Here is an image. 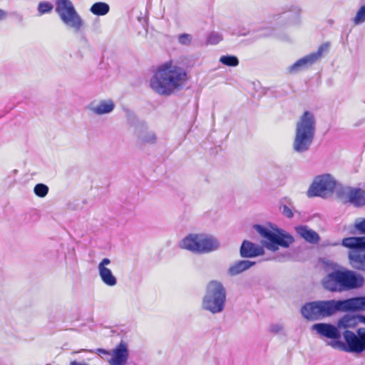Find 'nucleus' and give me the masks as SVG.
<instances>
[{"mask_svg": "<svg viewBox=\"0 0 365 365\" xmlns=\"http://www.w3.org/2000/svg\"><path fill=\"white\" fill-rule=\"evenodd\" d=\"M135 135L137 138L138 143L140 145H153L157 142V135L153 130L148 128L146 123L139 122L135 128Z\"/></svg>", "mask_w": 365, "mask_h": 365, "instance_id": "obj_13", "label": "nucleus"}, {"mask_svg": "<svg viewBox=\"0 0 365 365\" xmlns=\"http://www.w3.org/2000/svg\"><path fill=\"white\" fill-rule=\"evenodd\" d=\"M256 264L255 262L243 259L239 260L232 264L228 269L227 273L230 276L234 277L238 275L243 272L249 269L251 267Z\"/></svg>", "mask_w": 365, "mask_h": 365, "instance_id": "obj_21", "label": "nucleus"}, {"mask_svg": "<svg viewBox=\"0 0 365 365\" xmlns=\"http://www.w3.org/2000/svg\"><path fill=\"white\" fill-rule=\"evenodd\" d=\"M53 6L48 1H41L38 4V11L40 15L49 13L52 11Z\"/></svg>", "mask_w": 365, "mask_h": 365, "instance_id": "obj_32", "label": "nucleus"}, {"mask_svg": "<svg viewBox=\"0 0 365 365\" xmlns=\"http://www.w3.org/2000/svg\"><path fill=\"white\" fill-rule=\"evenodd\" d=\"M312 329L315 330L321 336L331 339L332 340H339L341 335L339 331V328L331 324H315L312 326Z\"/></svg>", "mask_w": 365, "mask_h": 365, "instance_id": "obj_16", "label": "nucleus"}, {"mask_svg": "<svg viewBox=\"0 0 365 365\" xmlns=\"http://www.w3.org/2000/svg\"><path fill=\"white\" fill-rule=\"evenodd\" d=\"M128 365H137L135 363H130Z\"/></svg>", "mask_w": 365, "mask_h": 365, "instance_id": "obj_43", "label": "nucleus"}, {"mask_svg": "<svg viewBox=\"0 0 365 365\" xmlns=\"http://www.w3.org/2000/svg\"><path fill=\"white\" fill-rule=\"evenodd\" d=\"M98 352L110 356L108 359L110 365H125L129 357L128 346L123 340H121L110 351L99 349Z\"/></svg>", "mask_w": 365, "mask_h": 365, "instance_id": "obj_11", "label": "nucleus"}, {"mask_svg": "<svg viewBox=\"0 0 365 365\" xmlns=\"http://www.w3.org/2000/svg\"><path fill=\"white\" fill-rule=\"evenodd\" d=\"M180 247L195 254L208 253L220 247L219 241L204 234H190L180 242Z\"/></svg>", "mask_w": 365, "mask_h": 365, "instance_id": "obj_7", "label": "nucleus"}, {"mask_svg": "<svg viewBox=\"0 0 365 365\" xmlns=\"http://www.w3.org/2000/svg\"><path fill=\"white\" fill-rule=\"evenodd\" d=\"M365 283L364 277L354 271L336 269L327 274L322 279L324 288L332 292H342L361 288Z\"/></svg>", "mask_w": 365, "mask_h": 365, "instance_id": "obj_2", "label": "nucleus"}, {"mask_svg": "<svg viewBox=\"0 0 365 365\" xmlns=\"http://www.w3.org/2000/svg\"><path fill=\"white\" fill-rule=\"evenodd\" d=\"M70 365H88V364H85V363H79L76 361H73L70 363Z\"/></svg>", "mask_w": 365, "mask_h": 365, "instance_id": "obj_41", "label": "nucleus"}, {"mask_svg": "<svg viewBox=\"0 0 365 365\" xmlns=\"http://www.w3.org/2000/svg\"><path fill=\"white\" fill-rule=\"evenodd\" d=\"M329 46L328 43H323L318 48L317 51L299 58L304 69L318 61L322 57L323 53L328 50Z\"/></svg>", "mask_w": 365, "mask_h": 365, "instance_id": "obj_18", "label": "nucleus"}, {"mask_svg": "<svg viewBox=\"0 0 365 365\" xmlns=\"http://www.w3.org/2000/svg\"><path fill=\"white\" fill-rule=\"evenodd\" d=\"M365 22V4L360 6L356 16L353 19V23L355 25H360Z\"/></svg>", "mask_w": 365, "mask_h": 365, "instance_id": "obj_29", "label": "nucleus"}, {"mask_svg": "<svg viewBox=\"0 0 365 365\" xmlns=\"http://www.w3.org/2000/svg\"><path fill=\"white\" fill-rule=\"evenodd\" d=\"M187 82L185 69L170 61L158 67L150 80V86L158 95L170 96L181 91Z\"/></svg>", "mask_w": 365, "mask_h": 365, "instance_id": "obj_1", "label": "nucleus"}, {"mask_svg": "<svg viewBox=\"0 0 365 365\" xmlns=\"http://www.w3.org/2000/svg\"><path fill=\"white\" fill-rule=\"evenodd\" d=\"M247 34V33H242L241 34V35H243V36H245Z\"/></svg>", "mask_w": 365, "mask_h": 365, "instance_id": "obj_44", "label": "nucleus"}, {"mask_svg": "<svg viewBox=\"0 0 365 365\" xmlns=\"http://www.w3.org/2000/svg\"><path fill=\"white\" fill-rule=\"evenodd\" d=\"M283 330V326L281 324H272L269 327V331L271 333L278 334Z\"/></svg>", "mask_w": 365, "mask_h": 365, "instance_id": "obj_37", "label": "nucleus"}, {"mask_svg": "<svg viewBox=\"0 0 365 365\" xmlns=\"http://www.w3.org/2000/svg\"><path fill=\"white\" fill-rule=\"evenodd\" d=\"M349 311V299L344 300H318L305 303L300 312L309 321H317L329 317L336 312Z\"/></svg>", "mask_w": 365, "mask_h": 365, "instance_id": "obj_3", "label": "nucleus"}, {"mask_svg": "<svg viewBox=\"0 0 365 365\" xmlns=\"http://www.w3.org/2000/svg\"><path fill=\"white\" fill-rule=\"evenodd\" d=\"M7 17V12L0 9V21Z\"/></svg>", "mask_w": 365, "mask_h": 365, "instance_id": "obj_40", "label": "nucleus"}, {"mask_svg": "<svg viewBox=\"0 0 365 365\" xmlns=\"http://www.w3.org/2000/svg\"><path fill=\"white\" fill-rule=\"evenodd\" d=\"M55 11L60 19L67 26L79 32L84 25V21L76 11L71 0H56Z\"/></svg>", "mask_w": 365, "mask_h": 365, "instance_id": "obj_8", "label": "nucleus"}, {"mask_svg": "<svg viewBox=\"0 0 365 365\" xmlns=\"http://www.w3.org/2000/svg\"><path fill=\"white\" fill-rule=\"evenodd\" d=\"M110 262V259L103 258L98 265V271L99 277L104 284L108 287H114L117 284L118 280L112 271L107 267Z\"/></svg>", "mask_w": 365, "mask_h": 365, "instance_id": "obj_15", "label": "nucleus"}, {"mask_svg": "<svg viewBox=\"0 0 365 365\" xmlns=\"http://www.w3.org/2000/svg\"><path fill=\"white\" fill-rule=\"evenodd\" d=\"M349 311L365 310V297H356L349 299Z\"/></svg>", "mask_w": 365, "mask_h": 365, "instance_id": "obj_26", "label": "nucleus"}, {"mask_svg": "<svg viewBox=\"0 0 365 365\" xmlns=\"http://www.w3.org/2000/svg\"><path fill=\"white\" fill-rule=\"evenodd\" d=\"M115 104L111 100L102 101L96 106H91L90 110L96 115L107 114L113 110Z\"/></svg>", "mask_w": 365, "mask_h": 365, "instance_id": "obj_22", "label": "nucleus"}, {"mask_svg": "<svg viewBox=\"0 0 365 365\" xmlns=\"http://www.w3.org/2000/svg\"><path fill=\"white\" fill-rule=\"evenodd\" d=\"M226 299L227 292L222 283L212 280L206 285L202 308L212 314L221 313L225 309Z\"/></svg>", "mask_w": 365, "mask_h": 365, "instance_id": "obj_5", "label": "nucleus"}, {"mask_svg": "<svg viewBox=\"0 0 365 365\" xmlns=\"http://www.w3.org/2000/svg\"><path fill=\"white\" fill-rule=\"evenodd\" d=\"M316 132L314 115L309 111H305L296 124L295 135L292 148L297 153L307 152L314 141Z\"/></svg>", "mask_w": 365, "mask_h": 365, "instance_id": "obj_4", "label": "nucleus"}, {"mask_svg": "<svg viewBox=\"0 0 365 365\" xmlns=\"http://www.w3.org/2000/svg\"><path fill=\"white\" fill-rule=\"evenodd\" d=\"M220 62L227 66L235 67L239 65V59L237 56L232 55L222 56L220 58Z\"/></svg>", "mask_w": 365, "mask_h": 365, "instance_id": "obj_27", "label": "nucleus"}, {"mask_svg": "<svg viewBox=\"0 0 365 365\" xmlns=\"http://www.w3.org/2000/svg\"><path fill=\"white\" fill-rule=\"evenodd\" d=\"M80 42L86 46H88L89 44L88 40L84 34H81Z\"/></svg>", "mask_w": 365, "mask_h": 365, "instance_id": "obj_39", "label": "nucleus"}, {"mask_svg": "<svg viewBox=\"0 0 365 365\" xmlns=\"http://www.w3.org/2000/svg\"><path fill=\"white\" fill-rule=\"evenodd\" d=\"M293 242L294 238L292 235L282 230H277V233L274 232L270 242L267 245V248L274 252L279 249V246L287 248Z\"/></svg>", "mask_w": 365, "mask_h": 365, "instance_id": "obj_14", "label": "nucleus"}, {"mask_svg": "<svg viewBox=\"0 0 365 365\" xmlns=\"http://www.w3.org/2000/svg\"><path fill=\"white\" fill-rule=\"evenodd\" d=\"M192 41V36L188 34H182L178 36V42L181 45L189 46Z\"/></svg>", "mask_w": 365, "mask_h": 365, "instance_id": "obj_36", "label": "nucleus"}, {"mask_svg": "<svg viewBox=\"0 0 365 365\" xmlns=\"http://www.w3.org/2000/svg\"><path fill=\"white\" fill-rule=\"evenodd\" d=\"M240 254L243 258H252L262 255L264 249L250 241L244 240L240 249Z\"/></svg>", "mask_w": 365, "mask_h": 365, "instance_id": "obj_17", "label": "nucleus"}, {"mask_svg": "<svg viewBox=\"0 0 365 365\" xmlns=\"http://www.w3.org/2000/svg\"><path fill=\"white\" fill-rule=\"evenodd\" d=\"M303 69H304V68L303 67L300 59L297 60L295 63L287 68V71L290 73H296Z\"/></svg>", "mask_w": 365, "mask_h": 365, "instance_id": "obj_34", "label": "nucleus"}, {"mask_svg": "<svg viewBox=\"0 0 365 365\" xmlns=\"http://www.w3.org/2000/svg\"><path fill=\"white\" fill-rule=\"evenodd\" d=\"M303 69H304V68L303 67L300 59L297 60L295 63L287 68V71L290 73H296Z\"/></svg>", "mask_w": 365, "mask_h": 365, "instance_id": "obj_35", "label": "nucleus"}, {"mask_svg": "<svg viewBox=\"0 0 365 365\" xmlns=\"http://www.w3.org/2000/svg\"><path fill=\"white\" fill-rule=\"evenodd\" d=\"M339 245L351 250L348 254L351 266L356 270L365 272V236L349 237L344 238L341 243L331 244L332 246Z\"/></svg>", "mask_w": 365, "mask_h": 365, "instance_id": "obj_6", "label": "nucleus"}, {"mask_svg": "<svg viewBox=\"0 0 365 365\" xmlns=\"http://www.w3.org/2000/svg\"><path fill=\"white\" fill-rule=\"evenodd\" d=\"M34 192L38 197H44L48 192V187L45 184L38 183L35 185Z\"/></svg>", "mask_w": 365, "mask_h": 365, "instance_id": "obj_31", "label": "nucleus"}, {"mask_svg": "<svg viewBox=\"0 0 365 365\" xmlns=\"http://www.w3.org/2000/svg\"><path fill=\"white\" fill-rule=\"evenodd\" d=\"M301 9L296 5L290 6L287 10L278 15L277 19H282L285 24H297L299 21Z\"/></svg>", "mask_w": 365, "mask_h": 365, "instance_id": "obj_19", "label": "nucleus"}, {"mask_svg": "<svg viewBox=\"0 0 365 365\" xmlns=\"http://www.w3.org/2000/svg\"><path fill=\"white\" fill-rule=\"evenodd\" d=\"M110 11V6L105 2H96L90 8V11L96 16H104Z\"/></svg>", "mask_w": 365, "mask_h": 365, "instance_id": "obj_25", "label": "nucleus"}, {"mask_svg": "<svg viewBox=\"0 0 365 365\" xmlns=\"http://www.w3.org/2000/svg\"><path fill=\"white\" fill-rule=\"evenodd\" d=\"M336 180L329 174L317 176L311 184L307 195L309 197H321L326 198L331 195L335 189Z\"/></svg>", "mask_w": 365, "mask_h": 365, "instance_id": "obj_9", "label": "nucleus"}, {"mask_svg": "<svg viewBox=\"0 0 365 365\" xmlns=\"http://www.w3.org/2000/svg\"><path fill=\"white\" fill-rule=\"evenodd\" d=\"M222 40V36L221 34L216 31H212L208 34L206 43L207 44L215 45L220 42Z\"/></svg>", "mask_w": 365, "mask_h": 365, "instance_id": "obj_30", "label": "nucleus"}, {"mask_svg": "<svg viewBox=\"0 0 365 365\" xmlns=\"http://www.w3.org/2000/svg\"><path fill=\"white\" fill-rule=\"evenodd\" d=\"M361 317L362 316L356 317L354 315L346 314L338 321L337 327L339 329L354 327L358 324V322L359 321L362 322Z\"/></svg>", "mask_w": 365, "mask_h": 365, "instance_id": "obj_24", "label": "nucleus"}, {"mask_svg": "<svg viewBox=\"0 0 365 365\" xmlns=\"http://www.w3.org/2000/svg\"><path fill=\"white\" fill-rule=\"evenodd\" d=\"M279 209L283 216L292 219L294 217V208L292 200L288 197H284L280 200Z\"/></svg>", "mask_w": 365, "mask_h": 365, "instance_id": "obj_23", "label": "nucleus"}, {"mask_svg": "<svg viewBox=\"0 0 365 365\" xmlns=\"http://www.w3.org/2000/svg\"><path fill=\"white\" fill-rule=\"evenodd\" d=\"M365 351V328H361V353Z\"/></svg>", "mask_w": 365, "mask_h": 365, "instance_id": "obj_38", "label": "nucleus"}, {"mask_svg": "<svg viewBox=\"0 0 365 365\" xmlns=\"http://www.w3.org/2000/svg\"><path fill=\"white\" fill-rule=\"evenodd\" d=\"M297 234L305 241L311 244H317L320 240L319 235L314 230L307 225H298L295 227Z\"/></svg>", "mask_w": 365, "mask_h": 365, "instance_id": "obj_20", "label": "nucleus"}, {"mask_svg": "<svg viewBox=\"0 0 365 365\" xmlns=\"http://www.w3.org/2000/svg\"><path fill=\"white\" fill-rule=\"evenodd\" d=\"M254 228L262 237L266 238L270 242L274 232L260 225H255Z\"/></svg>", "mask_w": 365, "mask_h": 365, "instance_id": "obj_28", "label": "nucleus"}, {"mask_svg": "<svg viewBox=\"0 0 365 365\" xmlns=\"http://www.w3.org/2000/svg\"><path fill=\"white\" fill-rule=\"evenodd\" d=\"M338 196L345 202L354 207H360L365 205V190L361 188L344 187L338 190Z\"/></svg>", "mask_w": 365, "mask_h": 365, "instance_id": "obj_12", "label": "nucleus"}, {"mask_svg": "<svg viewBox=\"0 0 365 365\" xmlns=\"http://www.w3.org/2000/svg\"><path fill=\"white\" fill-rule=\"evenodd\" d=\"M354 227L359 234L365 235V218L356 219Z\"/></svg>", "mask_w": 365, "mask_h": 365, "instance_id": "obj_33", "label": "nucleus"}, {"mask_svg": "<svg viewBox=\"0 0 365 365\" xmlns=\"http://www.w3.org/2000/svg\"><path fill=\"white\" fill-rule=\"evenodd\" d=\"M345 342L340 340H331L328 345L333 349L348 353H361V328L357 329V335L350 330H345L342 333Z\"/></svg>", "mask_w": 365, "mask_h": 365, "instance_id": "obj_10", "label": "nucleus"}, {"mask_svg": "<svg viewBox=\"0 0 365 365\" xmlns=\"http://www.w3.org/2000/svg\"><path fill=\"white\" fill-rule=\"evenodd\" d=\"M361 320H362L363 322L365 323V317H361Z\"/></svg>", "mask_w": 365, "mask_h": 365, "instance_id": "obj_42", "label": "nucleus"}]
</instances>
